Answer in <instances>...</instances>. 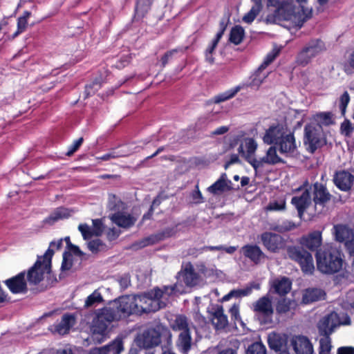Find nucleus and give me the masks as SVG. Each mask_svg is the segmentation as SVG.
<instances>
[{"mask_svg":"<svg viewBox=\"0 0 354 354\" xmlns=\"http://www.w3.org/2000/svg\"><path fill=\"white\" fill-rule=\"evenodd\" d=\"M307 3L308 0H267V6L275 8V14L268 15L266 20L275 23L283 19L301 27L312 14V8Z\"/></svg>","mask_w":354,"mask_h":354,"instance_id":"nucleus-1","label":"nucleus"},{"mask_svg":"<svg viewBox=\"0 0 354 354\" xmlns=\"http://www.w3.org/2000/svg\"><path fill=\"white\" fill-rule=\"evenodd\" d=\"M185 291L182 285L176 283L173 286H165L163 289L154 288L143 295H137L138 314L157 311L167 305L172 294H182Z\"/></svg>","mask_w":354,"mask_h":354,"instance_id":"nucleus-2","label":"nucleus"},{"mask_svg":"<svg viewBox=\"0 0 354 354\" xmlns=\"http://www.w3.org/2000/svg\"><path fill=\"white\" fill-rule=\"evenodd\" d=\"M317 268L322 273L333 274L340 271L343 266L341 253L335 249L317 251L315 254Z\"/></svg>","mask_w":354,"mask_h":354,"instance_id":"nucleus-3","label":"nucleus"},{"mask_svg":"<svg viewBox=\"0 0 354 354\" xmlns=\"http://www.w3.org/2000/svg\"><path fill=\"white\" fill-rule=\"evenodd\" d=\"M118 315L111 313V309L102 308L96 313L91 325V332L93 339L97 343H101L106 337L107 328Z\"/></svg>","mask_w":354,"mask_h":354,"instance_id":"nucleus-4","label":"nucleus"},{"mask_svg":"<svg viewBox=\"0 0 354 354\" xmlns=\"http://www.w3.org/2000/svg\"><path fill=\"white\" fill-rule=\"evenodd\" d=\"M52 250H47L44 256L38 257L34 266L29 269L27 273L28 281L32 284H37L50 271Z\"/></svg>","mask_w":354,"mask_h":354,"instance_id":"nucleus-5","label":"nucleus"},{"mask_svg":"<svg viewBox=\"0 0 354 354\" xmlns=\"http://www.w3.org/2000/svg\"><path fill=\"white\" fill-rule=\"evenodd\" d=\"M326 143V136L320 124L309 122L304 129V144L313 153Z\"/></svg>","mask_w":354,"mask_h":354,"instance_id":"nucleus-6","label":"nucleus"},{"mask_svg":"<svg viewBox=\"0 0 354 354\" xmlns=\"http://www.w3.org/2000/svg\"><path fill=\"white\" fill-rule=\"evenodd\" d=\"M235 140L239 142L237 151L239 154L254 168L257 158L255 153L258 147L257 142L252 138L247 137L243 133L236 136Z\"/></svg>","mask_w":354,"mask_h":354,"instance_id":"nucleus-7","label":"nucleus"},{"mask_svg":"<svg viewBox=\"0 0 354 354\" xmlns=\"http://www.w3.org/2000/svg\"><path fill=\"white\" fill-rule=\"evenodd\" d=\"M111 313L118 315L116 320L125 317L131 314H138L136 295H127L115 300L111 307Z\"/></svg>","mask_w":354,"mask_h":354,"instance_id":"nucleus-8","label":"nucleus"},{"mask_svg":"<svg viewBox=\"0 0 354 354\" xmlns=\"http://www.w3.org/2000/svg\"><path fill=\"white\" fill-rule=\"evenodd\" d=\"M351 319L346 314L331 313L322 317L318 322L319 332L322 335H330L340 325H350Z\"/></svg>","mask_w":354,"mask_h":354,"instance_id":"nucleus-9","label":"nucleus"},{"mask_svg":"<svg viewBox=\"0 0 354 354\" xmlns=\"http://www.w3.org/2000/svg\"><path fill=\"white\" fill-rule=\"evenodd\" d=\"M287 253L290 259L299 263L301 271L305 274H313L315 271V265L313 256L309 252L299 247L292 246L288 248Z\"/></svg>","mask_w":354,"mask_h":354,"instance_id":"nucleus-10","label":"nucleus"},{"mask_svg":"<svg viewBox=\"0 0 354 354\" xmlns=\"http://www.w3.org/2000/svg\"><path fill=\"white\" fill-rule=\"evenodd\" d=\"M277 54L278 51L273 50L266 56L258 69L250 75L248 82L241 84L243 86V88L248 86L254 89H258L260 87L269 74L268 71H265L266 67L275 59Z\"/></svg>","mask_w":354,"mask_h":354,"instance_id":"nucleus-11","label":"nucleus"},{"mask_svg":"<svg viewBox=\"0 0 354 354\" xmlns=\"http://www.w3.org/2000/svg\"><path fill=\"white\" fill-rule=\"evenodd\" d=\"M333 234L335 240L339 242H344L349 253L354 256L353 232L346 225H336L333 227Z\"/></svg>","mask_w":354,"mask_h":354,"instance_id":"nucleus-12","label":"nucleus"},{"mask_svg":"<svg viewBox=\"0 0 354 354\" xmlns=\"http://www.w3.org/2000/svg\"><path fill=\"white\" fill-rule=\"evenodd\" d=\"M136 344L140 348H148L157 346L160 342V336L156 330L153 328L139 334L135 339Z\"/></svg>","mask_w":354,"mask_h":354,"instance_id":"nucleus-13","label":"nucleus"},{"mask_svg":"<svg viewBox=\"0 0 354 354\" xmlns=\"http://www.w3.org/2000/svg\"><path fill=\"white\" fill-rule=\"evenodd\" d=\"M261 241L266 248L272 252H278L285 247V241L279 234L265 232L261 235Z\"/></svg>","mask_w":354,"mask_h":354,"instance_id":"nucleus-14","label":"nucleus"},{"mask_svg":"<svg viewBox=\"0 0 354 354\" xmlns=\"http://www.w3.org/2000/svg\"><path fill=\"white\" fill-rule=\"evenodd\" d=\"M299 243L310 251H319L318 248L322 244V232L315 230L302 236L299 240Z\"/></svg>","mask_w":354,"mask_h":354,"instance_id":"nucleus-15","label":"nucleus"},{"mask_svg":"<svg viewBox=\"0 0 354 354\" xmlns=\"http://www.w3.org/2000/svg\"><path fill=\"white\" fill-rule=\"evenodd\" d=\"M111 221L118 227L129 228L134 225L137 218L124 209H121L109 216Z\"/></svg>","mask_w":354,"mask_h":354,"instance_id":"nucleus-16","label":"nucleus"},{"mask_svg":"<svg viewBox=\"0 0 354 354\" xmlns=\"http://www.w3.org/2000/svg\"><path fill=\"white\" fill-rule=\"evenodd\" d=\"M289 130L286 127L282 124H277L270 127L266 130L263 140L268 145L277 144L283 138V136L288 133Z\"/></svg>","mask_w":354,"mask_h":354,"instance_id":"nucleus-17","label":"nucleus"},{"mask_svg":"<svg viewBox=\"0 0 354 354\" xmlns=\"http://www.w3.org/2000/svg\"><path fill=\"white\" fill-rule=\"evenodd\" d=\"M5 283L13 294H24L28 290L25 272H24L6 280Z\"/></svg>","mask_w":354,"mask_h":354,"instance_id":"nucleus-18","label":"nucleus"},{"mask_svg":"<svg viewBox=\"0 0 354 354\" xmlns=\"http://www.w3.org/2000/svg\"><path fill=\"white\" fill-rule=\"evenodd\" d=\"M92 227L87 224H80L78 226V230L81 232L84 240L89 239L94 236H100L104 230V227L101 220H92Z\"/></svg>","mask_w":354,"mask_h":354,"instance_id":"nucleus-19","label":"nucleus"},{"mask_svg":"<svg viewBox=\"0 0 354 354\" xmlns=\"http://www.w3.org/2000/svg\"><path fill=\"white\" fill-rule=\"evenodd\" d=\"M253 310L258 315H262L267 319H270L274 313L272 300L268 296H264L257 300L252 306Z\"/></svg>","mask_w":354,"mask_h":354,"instance_id":"nucleus-20","label":"nucleus"},{"mask_svg":"<svg viewBox=\"0 0 354 354\" xmlns=\"http://www.w3.org/2000/svg\"><path fill=\"white\" fill-rule=\"evenodd\" d=\"M178 274L179 279L183 281L187 287L195 286L200 282L198 274L194 272L193 266L189 263L183 266Z\"/></svg>","mask_w":354,"mask_h":354,"instance_id":"nucleus-21","label":"nucleus"},{"mask_svg":"<svg viewBox=\"0 0 354 354\" xmlns=\"http://www.w3.org/2000/svg\"><path fill=\"white\" fill-rule=\"evenodd\" d=\"M323 49L322 41H317L306 46L299 55L297 61L301 64H306L310 59L320 53Z\"/></svg>","mask_w":354,"mask_h":354,"instance_id":"nucleus-22","label":"nucleus"},{"mask_svg":"<svg viewBox=\"0 0 354 354\" xmlns=\"http://www.w3.org/2000/svg\"><path fill=\"white\" fill-rule=\"evenodd\" d=\"M291 344L297 354H313V346L308 337L303 335L295 336Z\"/></svg>","mask_w":354,"mask_h":354,"instance_id":"nucleus-23","label":"nucleus"},{"mask_svg":"<svg viewBox=\"0 0 354 354\" xmlns=\"http://www.w3.org/2000/svg\"><path fill=\"white\" fill-rule=\"evenodd\" d=\"M75 324V316L71 314H65L62 316L61 320L51 326L52 332L59 335H64L69 332Z\"/></svg>","mask_w":354,"mask_h":354,"instance_id":"nucleus-24","label":"nucleus"},{"mask_svg":"<svg viewBox=\"0 0 354 354\" xmlns=\"http://www.w3.org/2000/svg\"><path fill=\"white\" fill-rule=\"evenodd\" d=\"M311 197L307 189H304V192L300 196H295L292 198V203L298 210L299 216L302 217L304 212L311 204Z\"/></svg>","mask_w":354,"mask_h":354,"instance_id":"nucleus-25","label":"nucleus"},{"mask_svg":"<svg viewBox=\"0 0 354 354\" xmlns=\"http://www.w3.org/2000/svg\"><path fill=\"white\" fill-rule=\"evenodd\" d=\"M281 161V159L277 155L276 148L274 147H270L268 149L266 156L261 158L257 159L254 169L257 170V169L263 167L266 164L274 165L280 162Z\"/></svg>","mask_w":354,"mask_h":354,"instance_id":"nucleus-26","label":"nucleus"},{"mask_svg":"<svg viewBox=\"0 0 354 354\" xmlns=\"http://www.w3.org/2000/svg\"><path fill=\"white\" fill-rule=\"evenodd\" d=\"M271 288L279 295L287 294L291 289L292 282L285 277L276 278L270 281Z\"/></svg>","mask_w":354,"mask_h":354,"instance_id":"nucleus-27","label":"nucleus"},{"mask_svg":"<svg viewBox=\"0 0 354 354\" xmlns=\"http://www.w3.org/2000/svg\"><path fill=\"white\" fill-rule=\"evenodd\" d=\"M353 176L347 171H341L335 174L334 183L340 189L346 191L349 189L353 184Z\"/></svg>","mask_w":354,"mask_h":354,"instance_id":"nucleus-28","label":"nucleus"},{"mask_svg":"<svg viewBox=\"0 0 354 354\" xmlns=\"http://www.w3.org/2000/svg\"><path fill=\"white\" fill-rule=\"evenodd\" d=\"M123 351L122 342L120 339H115L111 344L106 346L95 348L92 349L89 354H120Z\"/></svg>","mask_w":354,"mask_h":354,"instance_id":"nucleus-29","label":"nucleus"},{"mask_svg":"<svg viewBox=\"0 0 354 354\" xmlns=\"http://www.w3.org/2000/svg\"><path fill=\"white\" fill-rule=\"evenodd\" d=\"M243 255L249 258L254 263H258L264 254L260 248L255 245H247L241 248Z\"/></svg>","mask_w":354,"mask_h":354,"instance_id":"nucleus-30","label":"nucleus"},{"mask_svg":"<svg viewBox=\"0 0 354 354\" xmlns=\"http://www.w3.org/2000/svg\"><path fill=\"white\" fill-rule=\"evenodd\" d=\"M211 320L212 324L217 329H222L227 326L228 320L227 316L223 313L222 306H216V308L214 309L212 313Z\"/></svg>","mask_w":354,"mask_h":354,"instance_id":"nucleus-31","label":"nucleus"},{"mask_svg":"<svg viewBox=\"0 0 354 354\" xmlns=\"http://www.w3.org/2000/svg\"><path fill=\"white\" fill-rule=\"evenodd\" d=\"M231 182L227 180L226 174H223L219 179L207 188L208 192L217 194L230 189Z\"/></svg>","mask_w":354,"mask_h":354,"instance_id":"nucleus-32","label":"nucleus"},{"mask_svg":"<svg viewBox=\"0 0 354 354\" xmlns=\"http://www.w3.org/2000/svg\"><path fill=\"white\" fill-rule=\"evenodd\" d=\"M287 337L285 334L271 333L268 336V342L270 348L279 351L286 344Z\"/></svg>","mask_w":354,"mask_h":354,"instance_id":"nucleus-33","label":"nucleus"},{"mask_svg":"<svg viewBox=\"0 0 354 354\" xmlns=\"http://www.w3.org/2000/svg\"><path fill=\"white\" fill-rule=\"evenodd\" d=\"M278 145L280 147V151L282 153H292L296 149L295 138L290 131L283 136V138Z\"/></svg>","mask_w":354,"mask_h":354,"instance_id":"nucleus-34","label":"nucleus"},{"mask_svg":"<svg viewBox=\"0 0 354 354\" xmlns=\"http://www.w3.org/2000/svg\"><path fill=\"white\" fill-rule=\"evenodd\" d=\"M178 350L183 354H187L192 346V337L189 331H182L178 335L176 342Z\"/></svg>","mask_w":354,"mask_h":354,"instance_id":"nucleus-35","label":"nucleus"},{"mask_svg":"<svg viewBox=\"0 0 354 354\" xmlns=\"http://www.w3.org/2000/svg\"><path fill=\"white\" fill-rule=\"evenodd\" d=\"M324 292L319 288H308L303 294L302 301L304 304L312 303L324 299Z\"/></svg>","mask_w":354,"mask_h":354,"instance_id":"nucleus-36","label":"nucleus"},{"mask_svg":"<svg viewBox=\"0 0 354 354\" xmlns=\"http://www.w3.org/2000/svg\"><path fill=\"white\" fill-rule=\"evenodd\" d=\"M312 123L320 124L322 128L333 123V115L330 112H322L314 115L310 120Z\"/></svg>","mask_w":354,"mask_h":354,"instance_id":"nucleus-37","label":"nucleus"},{"mask_svg":"<svg viewBox=\"0 0 354 354\" xmlns=\"http://www.w3.org/2000/svg\"><path fill=\"white\" fill-rule=\"evenodd\" d=\"M329 194L325 187L319 183L314 185V202L315 204H322L329 199Z\"/></svg>","mask_w":354,"mask_h":354,"instance_id":"nucleus-38","label":"nucleus"},{"mask_svg":"<svg viewBox=\"0 0 354 354\" xmlns=\"http://www.w3.org/2000/svg\"><path fill=\"white\" fill-rule=\"evenodd\" d=\"M72 215V211L66 208L59 207L56 209L48 218L46 222L52 224L59 220L68 218Z\"/></svg>","mask_w":354,"mask_h":354,"instance_id":"nucleus-39","label":"nucleus"},{"mask_svg":"<svg viewBox=\"0 0 354 354\" xmlns=\"http://www.w3.org/2000/svg\"><path fill=\"white\" fill-rule=\"evenodd\" d=\"M224 30L225 29L223 28L220 32H218L216 34V38L212 41V44L209 46H208L205 50V59L209 63L212 64L214 61L213 54L220 39L222 37L223 35Z\"/></svg>","mask_w":354,"mask_h":354,"instance_id":"nucleus-40","label":"nucleus"},{"mask_svg":"<svg viewBox=\"0 0 354 354\" xmlns=\"http://www.w3.org/2000/svg\"><path fill=\"white\" fill-rule=\"evenodd\" d=\"M243 88V86L238 85L216 95L214 98V101L216 103H220L228 100L233 97L239 91Z\"/></svg>","mask_w":354,"mask_h":354,"instance_id":"nucleus-41","label":"nucleus"},{"mask_svg":"<svg viewBox=\"0 0 354 354\" xmlns=\"http://www.w3.org/2000/svg\"><path fill=\"white\" fill-rule=\"evenodd\" d=\"M103 301V297L99 289L94 290L88 295L84 302V307L90 308L97 306Z\"/></svg>","mask_w":354,"mask_h":354,"instance_id":"nucleus-42","label":"nucleus"},{"mask_svg":"<svg viewBox=\"0 0 354 354\" xmlns=\"http://www.w3.org/2000/svg\"><path fill=\"white\" fill-rule=\"evenodd\" d=\"M244 30L240 26H236L231 29L229 40L235 45L239 44L244 37Z\"/></svg>","mask_w":354,"mask_h":354,"instance_id":"nucleus-43","label":"nucleus"},{"mask_svg":"<svg viewBox=\"0 0 354 354\" xmlns=\"http://www.w3.org/2000/svg\"><path fill=\"white\" fill-rule=\"evenodd\" d=\"M31 16V12L29 11H24L23 15L19 17L17 19V30L13 35V38L17 37L19 34L24 32L28 25V19Z\"/></svg>","mask_w":354,"mask_h":354,"instance_id":"nucleus-44","label":"nucleus"},{"mask_svg":"<svg viewBox=\"0 0 354 354\" xmlns=\"http://www.w3.org/2000/svg\"><path fill=\"white\" fill-rule=\"evenodd\" d=\"M171 327L175 330L182 331H189V324L185 317L183 315H178L176 317L174 323L171 324Z\"/></svg>","mask_w":354,"mask_h":354,"instance_id":"nucleus-45","label":"nucleus"},{"mask_svg":"<svg viewBox=\"0 0 354 354\" xmlns=\"http://www.w3.org/2000/svg\"><path fill=\"white\" fill-rule=\"evenodd\" d=\"M295 305L294 301L288 299H281L278 301L276 310L278 313L282 314L290 311Z\"/></svg>","mask_w":354,"mask_h":354,"instance_id":"nucleus-46","label":"nucleus"},{"mask_svg":"<svg viewBox=\"0 0 354 354\" xmlns=\"http://www.w3.org/2000/svg\"><path fill=\"white\" fill-rule=\"evenodd\" d=\"M108 207L110 209L115 212L124 209L125 207L124 204L120 201L119 198L113 194L109 195Z\"/></svg>","mask_w":354,"mask_h":354,"instance_id":"nucleus-47","label":"nucleus"},{"mask_svg":"<svg viewBox=\"0 0 354 354\" xmlns=\"http://www.w3.org/2000/svg\"><path fill=\"white\" fill-rule=\"evenodd\" d=\"M320 354H327L331 348V342L329 335H324L319 340Z\"/></svg>","mask_w":354,"mask_h":354,"instance_id":"nucleus-48","label":"nucleus"},{"mask_svg":"<svg viewBox=\"0 0 354 354\" xmlns=\"http://www.w3.org/2000/svg\"><path fill=\"white\" fill-rule=\"evenodd\" d=\"M261 9L257 6H252L250 10L243 17V21L247 24L252 23L257 15L259 13Z\"/></svg>","mask_w":354,"mask_h":354,"instance_id":"nucleus-49","label":"nucleus"},{"mask_svg":"<svg viewBox=\"0 0 354 354\" xmlns=\"http://www.w3.org/2000/svg\"><path fill=\"white\" fill-rule=\"evenodd\" d=\"M350 102V95L347 91H344L339 99V106L342 114L344 115L347 105Z\"/></svg>","mask_w":354,"mask_h":354,"instance_id":"nucleus-50","label":"nucleus"},{"mask_svg":"<svg viewBox=\"0 0 354 354\" xmlns=\"http://www.w3.org/2000/svg\"><path fill=\"white\" fill-rule=\"evenodd\" d=\"M246 354H266V348L261 343H254L248 348Z\"/></svg>","mask_w":354,"mask_h":354,"instance_id":"nucleus-51","label":"nucleus"},{"mask_svg":"<svg viewBox=\"0 0 354 354\" xmlns=\"http://www.w3.org/2000/svg\"><path fill=\"white\" fill-rule=\"evenodd\" d=\"M73 266V257L72 255L68 252H64L63 254V261L61 269L62 271L69 270Z\"/></svg>","mask_w":354,"mask_h":354,"instance_id":"nucleus-52","label":"nucleus"},{"mask_svg":"<svg viewBox=\"0 0 354 354\" xmlns=\"http://www.w3.org/2000/svg\"><path fill=\"white\" fill-rule=\"evenodd\" d=\"M253 288H255V289L258 290V289L260 288V285L259 284L253 283V284H251L250 286L245 287V288L234 290L235 292H237L236 294V297H240L247 296V295H250L252 292V290Z\"/></svg>","mask_w":354,"mask_h":354,"instance_id":"nucleus-53","label":"nucleus"},{"mask_svg":"<svg viewBox=\"0 0 354 354\" xmlns=\"http://www.w3.org/2000/svg\"><path fill=\"white\" fill-rule=\"evenodd\" d=\"M88 248L92 252H97L104 249V245L100 239H95L88 243Z\"/></svg>","mask_w":354,"mask_h":354,"instance_id":"nucleus-54","label":"nucleus"},{"mask_svg":"<svg viewBox=\"0 0 354 354\" xmlns=\"http://www.w3.org/2000/svg\"><path fill=\"white\" fill-rule=\"evenodd\" d=\"M353 131V128L350 121L345 120L341 124V132L346 136H349Z\"/></svg>","mask_w":354,"mask_h":354,"instance_id":"nucleus-55","label":"nucleus"},{"mask_svg":"<svg viewBox=\"0 0 354 354\" xmlns=\"http://www.w3.org/2000/svg\"><path fill=\"white\" fill-rule=\"evenodd\" d=\"M285 209V201L281 200L270 203L268 207V209L273 211H281Z\"/></svg>","mask_w":354,"mask_h":354,"instance_id":"nucleus-56","label":"nucleus"},{"mask_svg":"<svg viewBox=\"0 0 354 354\" xmlns=\"http://www.w3.org/2000/svg\"><path fill=\"white\" fill-rule=\"evenodd\" d=\"M83 142V138H80L79 139L75 140L73 144L69 146L68 151L66 153L67 156H71L75 151H76L78 148L81 146Z\"/></svg>","mask_w":354,"mask_h":354,"instance_id":"nucleus-57","label":"nucleus"},{"mask_svg":"<svg viewBox=\"0 0 354 354\" xmlns=\"http://www.w3.org/2000/svg\"><path fill=\"white\" fill-rule=\"evenodd\" d=\"M230 313L232 319H233L235 322H241L239 305L234 304L230 309Z\"/></svg>","mask_w":354,"mask_h":354,"instance_id":"nucleus-58","label":"nucleus"},{"mask_svg":"<svg viewBox=\"0 0 354 354\" xmlns=\"http://www.w3.org/2000/svg\"><path fill=\"white\" fill-rule=\"evenodd\" d=\"M124 155L122 154V153H120L118 152H116V151H112V152H110V153H106L100 157H98L97 158L99 160H103V161H107V160H109L112 158H118V157H120V156H123Z\"/></svg>","mask_w":354,"mask_h":354,"instance_id":"nucleus-59","label":"nucleus"},{"mask_svg":"<svg viewBox=\"0 0 354 354\" xmlns=\"http://www.w3.org/2000/svg\"><path fill=\"white\" fill-rule=\"evenodd\" d=\"M192 201L195 203H200L203 201V196L198 187L196 186V190L192 194Z\"/></svg>","mask_w":354,"mask_h":354,"instance_id":"nucleus-60","label":"nucleus"},{"mask_svg":"<svg viewBox=\"0 0 354 354\" xmlns=\"http://www.w3.org/2000/svg\"><path fill=\"white\" fill-rule=\"evenodd\" d=\"M100 87V84L98 82H93L91 85H88L86 86L85 93L86 95H90L93 93L95 91H97Z\"/></svg>","mask_w":354,"mask_h":354,"instance_id":"nucleus-61","label":"nucleus"},{"mask_svg":"<svg viewBox=\"0 0 354 354\" xmlns=\"http://www.w3.org/2000/svg\"><path fill=\"white\" fill-rule=\"evenodd\" d=\"M229 130V127L227 126H221L216 128L215 130L211 132L212 136L223 135L227 133Z\"/></svg>","mask_w":354,"mask_h":354,"instance_id":"nucleus-62","label":"nucleus"},{"mask_svg":"<svg viewBox=\"0 0 354 354\" xmlns=\"http://www.w3.org/2000/svg\"><path fill=\"white\" fill-rule=\"evenodd\" d=\"M63 243V239L57 240V241H53L50 244V247L48 250H52L53 254L55 250H58L62 248Z\"/></svg>","mask_w":354,"mask_h":354,"instance_id":"nucleus-63","label":"nucleus"},{"mask_svg":"<svg viewBox=\"0 0 354 354\" xmlns=\"http://www.w3.org/2000/svg\"><path fill=\"white\" fill-rule=\"evenodd\" d=\"M337 354H354V348L351 346L341 347L338 349Z\"/></svg>","mask_w":354,"mask_h":354,"instance_id":"nucleus-64","label":"nucleus"}]
</instances>
